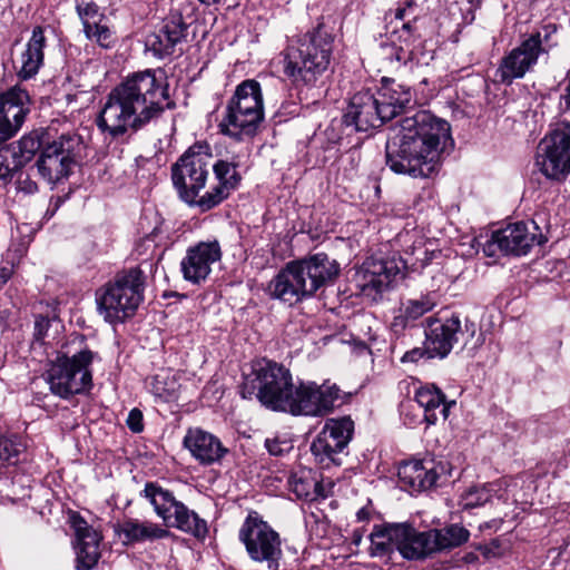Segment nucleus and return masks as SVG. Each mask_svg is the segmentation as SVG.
I'll return each instance as SVG.
<instances>
[{"label": "nucleus", "instance_id": "f257e3e1", "mask_svg": "<svg viewBox=\"0 0 570 570\" xmlns=\"http://www.w3.org/2000/svg\"><path fill=\"white\" fill-rule=\"evenodd\" d=\"M452 146L450 124L420 110L390 129L386 165L395 174L429 178L438 171L442 155Z\"/></svg>", "mask_w": 570, "mask_h": 570}, {"label": "nucleus", "instance_id": "f03ea898", "mask_svg": "<svg viewBox=\"0 0 570 570\" xmlns=\"http://www.w3.org/2000/svg\"><path fill=\"white\" fill-rule=\"evenodd\" d=\"M174 106L168 83L148 69L127 76L110 90L96 124L102 134L117 139L129 130H140Z\"/></svg>", "mask_w": 570, "mask_h": 570}, {"label": "nucleus", "instance_id": "7ed1b4c3", "mask_svg": "<svg viewBox=\"0 0 570 570\" xmlns=\"http://www.w3.org/2000/svg\"><path fill=\"white\" fill-rule=\"evenodd\" d=\"M340 272L336 259L326 253H316L287 263L268 283L267 292L273 298L292 305L333 284Z\"/></svg>", "mask_w": 570, "mask_h": 570}, {"label": "nucleus", "instance_id": "20e7f679", "mask_svg": "<svg viewBox=\"0 0 570 570\" xmlns=\"http://www.w3.org/2000/svg\"><path fill=\"white\" fill-rule=\"evenodd\" d=\"M333 42L322 24L293 38L284 51V73L297 87L315 86L330 68Z\"/></svg>", "mask_w": 570, "mask_h": 570}, {"label": "nucleus", "instance_id": "39448f33", "mask_svg": "<svg viewBox=\"0 0 570 570\" xmlns=\"http://www.w3.org/2000/svg\"><path fill=\"white\" fill-rule=\"evenodd\" d=\"M264 120V100L261 83L254 79L242 81L228 100L219 124L220 131L236 140L253 137Z\"/></svg>", "mask_w": 570, "mask_h": 570}, {"label": "nucleus", "instance_id": "423d86ee", "mask_svg": "<svg viewBox=\"0 0 570 570\" xmlns=\"http://www.w3.org/2000/svg\"><path fill=\"white\" fill-rule=\"evenodd\" d=\"M293 377L287 367L273 361H257L244 377L240 394L244 399L256 397L262 405L283 412L293 391Z\"/></svg>", "mask_w": 570, "mask_h": 570}, {"label": "nucleus", "instance_id": "0eeeda50", "mask_svg": "<svg viewBox=\"0 0 570 570\" xmlns=\"http://www.w3.org/2000/svg\"><path fill=\"white\" fill-rule=\"evenodd\" d=\"M145 276L132 267L118 273L112 282L97 292L98 312L110 324L132 316L142 302Z\"/></svg>", "mask_w": 570, "mask_h": 570}, {"label": "nucleus", "instance_id": "6e6552de", "mask_svg": "<svg viewBox=\"0 0 570 570\" xmlns=\"http://www.w3.org/2000/svg\"><path fill=\"white\" fill-rule=\"evenodd\" d=\"M213 154L206 141H197L188 147L171 165V181L178 197L190 207L202 212L203 196L199 191L206 186Z\"/></svg>", "mask_w": 570, "mask_h": 570}, {"label": "nucleus", "instance_id": "1a4fd4ad", "mask_svg": "<svg viewBox=\"0 0 570 570\" xmlns=\"http://www.w3.org/2000/svg\"><path fill=\"white\" fill-rule=\"evenodd\" d=\"M438 533L417 532L409 523L375 525L371 539V554L383 557L396 549L405 559H422L436 551Z\"/></svg>", "mask_w": 570, "mask_h": 570}, {"label": "nucleus", "instance_id": "9d476101", "mask_svg": "<svg viewBox=\"0 0 570 570\" xmlns=\"http://www.w3.org/2000/svg\"><path fill=\"white\" fill-rule=\"evenodd\" d=\"M96 354L88 348H80L72 356L59 355L46 372V381L52 394L69 399L82 394L92 385L90 365Z\"/></svg>", "mask_w": 570, "mask_h": 570}, {"label": "nucleus", "instance_id": "9b49d317", "mask_svg": "<svg viewBox=\"0 0 570 570\" xmlns=\"http://www.w3.org/2000/svg\"><path fill=\"white\" fill-rule=\"evenodd\" d=\"M250 560L265 563L267 570H278L283 557L279 533L256 512L250 511L238 530Z\"/></svg>", "mask_w": 570, "mask_h": 570}, {"label": "nucleus", "instance_id": "f8f14e48", "mask_svg": "<svg viewBox=\"0 0 570 570\" xmlns=\"http://www.w3.org/2000/svg\"><path fill=\"white\" fill-rule=\"evenodd\" d=\"M142 495L149 501L166 527L176 528L197 538H204L207 534L206 521L178 501L169 490L155 482H148L145 484Z\"/></svg>", "mask_w": 570, "mask_h": 570}, {"label": "nucleus", "instance_id": "ddd939ff", "mask_svg": "<svg viewBox=\"0 0 570 570\" xmlns=\"http://www.w3.org/2000/svg\"><path fill=\"white\" fill-rule=\"evenodd\" d=\"M345 394L336 384L313 381L294 384L283 412L292 415L324 416L344 403Z\"/></svg>", "mask_w": 570, "mask_h": 570}, {"label": "nucleus", "instance_id": "4468645a", "mask_svg": "<svg viewBox=\"0 0 570 570\" xmlns=\"http://www.w3.org/2000/svg\"><path fill=\"white\" fill-rule=\"evenodd\" d=\"M534 165L549 179L566 178L570 173L569 122H558L539 142Z\"/></svg>", "mask_w": 570, "mask_h": 570}, {"label": "nucleus", "instance_id": "2eb2a0df", "mask_svg": "<svg viewBox=\"0 0 570 570\" xmlns=\"http://www.w3.org/2000/svg\"><path fill=\"white\" fill-rule=\"evenodd\" d=\"M80 145L81 139L75 134H62L46 141L36 163L41 178L50 185L67 178L76 164Z\"/></svg>", "mask_w": 570, "mask_h": 570}, {"label": "nucleus", "instance_id": "dca6fc26", "mask_svg": "<svg viewBox=\"0 0 570 570\" xmlns=\"http://www.w3.org/2000/svg\"><path fill=\"white\" fill-rule=\"evenodd\" d=\"M542 243V235L538 237L530 230L527 223L518 222L494 232L483 246V253L489 257L498 254L521 256L528 254L534 244Z\"/></svg>", "mask_w": 570, "mask_h": 570}, {"label": "nucleus", "instance_id": "f3484780", "mask_svg": "<svg viewBox=\"0 0 570 570\" xmlns=\"http://www.w3.org/2000/svg\"><path fill=\"white\" fill-rule=\"evenodd\" d=\"M409 261L401 257H370L356 273L357 286L362 292L382 293L387 289L392 282L403 276Z\"/></svg>", "mask_w": 570, "mask_h": 570}, {"label": "nucleus", "instance_id": "a211bd4d", "mask_svg": "<svg viewBox=\"0 0 570 570\" xmlns=\"http://www.w3.org/2000/svg\"><path fill=\"white\" fill-rule=\"evenodd\" d=\"M247 157L248 151H240L230 155L227 159L212 164L210 169H213L218 184L203 195L202 213L218 206L228 197L230 190L237 187L242 179L238 168L245 164Z\"/></svg>", "mask_w": 570, "mask_h": 570}, {"label": "nucleus", "instance_id": "6ab92c4d", "mask_svg": "<svg viewBox=\"0 0 570 570\" xmlns=\"http://www.w3.org/2000/svg\"><path fill=\"white\" fill-rule=\"evenodd\" d=\"M425 322V344L430 358H444L464 336L458 315L446 318L428 317Z\"/></svg>", "mask_w": 570, "mask_h": 570}, {"label": "nucleus", "instance_id": "aec40b11", "mask_svg": "<svg viewBox=\"0 0 570 570\" xmlns=\"http://www.w3.org/2000/svg\"><path fill=\"white\" fill-rule=\"evenodd\" d=\"M222 257L217 240L199 242L189 247L180 262V271L185 281L198 285L207 279L212 265Z\"/></svg>", "mask_w": 570, "mask_h": 570}, {"label": "nucleus", "instance_id": "412c9836", "mask_svg": "<svg viewBox=\"0 0 570 570\" xmlns=\"http://www.w3.org/2000/svg\"><path fill=\"white\" fill-rule=\"evenodd\" d=\"M343 121L346 126H353L356 131H367L381 127L387 119L381 112L375 94L364 90L350 99Z\"/></svg>", "mask_w": 570, "mask_h": 570}, {"label": "nucleus", "instance_id": "4be33fe9", "mask_svg": "<svg viewBox=\"0 0 570 570\" xmlns=\"http://www.w3.org/2000/svg\"><path fill=\"white\" fill-rule=\"evenodd\" d=\"M188 24L181 13L173 12L163 20L158 31L148 36L146 46L157 58L171 56L176 47L186 40Z\"/></svg>", "mask_w": 570, "mask_h": 570}, {"label": "nucleus", "instance_id": "5701e85b", "mask_svg": "<svg viewBox=\"0 0 570 570\" xmlns=\"http://www.w3.org/2000/svg\"><path fill=\"white\" fill-rule=\"evenodd\" d=\"M29 96L26 90L12 88L0 96V144L20 129L27 114Z\"/></svg>", "mask_w": 570, "mask_h": 570}, {"label": "nucleus", "instance_id": "b1692460", "mask_svg": "<svg viewBox=\"0 0 570 570\" xmlns=\"http://www.w3.org/2000/svg\"><path fill=\"white\" fill-rule=\"evenodd\" d=\"M76 10L88 40L96 42L99 47L105 49L111 48L115 45V32L111 30L105 13L100 11L95 2H78Z\"/></svg>", "mask_w": 570, "mask_h": 570}, {"label": "nucleus", "instance_id": "393cba45", "mask_svg": "<svg viewBox=\"0 0 570 570\" xmlns=\"http://www.w3.org/2000/svg\"><path fill=\"white\" fill-rule=\"evenodd\" d=\"M539 57L522 40L519 46L503 56L495 70V78L500 83L511 85L515 79L523 78L538 63Z\"/></svg>", "mask_w": 570, "mask_h": 570}, {"label": "nucleus", "instance_id": "a878e982", "mask_svg": "<svg viewBox=\"0 0 570 570\" xmlns=\"http://www.w3.org/2000/svg\"><path fill=\"white\" fill-rule=\"evenodd\" d=\"M184 446L195 460L205 465L218 462L227 453V449L217 436L198 428L187 431Z\"/></svg>", "mask_w": 570, "mask_h": 570}, {"label": "nucleus", "instance_id": "bb28decb", "mask_svg": "<svg viewBox=\"0 0 570 570\" xmlns=\"http://www.w3.org/2000/svg\"><path fill=\"white\" fill-rule=\"evenodd\" d=\"M72 527L76 532L77 568L79 570H90L100 558L99 542L101 537L80 517L73 518Z\"/></svg>", "mask_w": 570, "mask_h": 570}, {"label": "nucleus", "instance_id": "cd10ccee", "mask_svg": "<svg viewBox=\"0 0 570 570\" xmlns=\"http://www.w3.org/2000/svg\"><path fill=\"white\" fill-rule=\"evenodd\" d=\"M436 305V295L433 293L402 302L391 322V331L396 335L402 334L406 328L415 326L416 322Z\"/></svg>", "mask_w": 570, "mask_h": 570}, {"label": "nucleus", "instance_id": "c85d7f7f", "mask_svg": "<svg viewBox=\"0 0 570 570\" xmlns=\"http://www.w3.org/2000/svg\"><path fill=\"white\" fill-rule=\"evenodd\" d=\"M374 94L387 121L414 104L411 88L394 80H384Z\"/></svg>", "mask_w": 570, "mask_h": 570}, {"label": "nucleus", "instance_id": "c756f323", "mask_svg": "<svg viewBox=\"0 0 570 570\" xmlns=\"http://www.w3.org/2000/svg\"><path fill=\"white\" fill-rule=\"evenodd\" d=\"M432 465V463H429ZM397 478L400 487L411 492H421L432 488L438 479L433 466H428L419 460L403 462L399 465Z\"/></svg>", "mask_w": 570, "mask_h": 570}, {"label": "nucleus", "instance_id": "7c9ffc66", "mask_svg": "<svg viewBox=\"0 0 570 570\" xmlns=\"http://www.w3.org/2000/svg\"><path fill=\"white\" fill-rule=\"evenodd\" d=\"M415 401L424 410V420L430 425L435 424L440 415L446 420L450 407L455 404L454 401L446 402L445 395L434 385L420 387L415 392Z\"/></svg>", "mask_w": 570, "mask_h": 570}, {"label": "nucleus", "instance_id": "2f4dec72", "mask_svg": "<svg viewBox=\"0 0 570 570\" xmlns=\"http://www.w3.org/2000/svg\"><path fill=\"white\" fill-rule=\"evenodd\" d=\"M46 46V38L43 29L36 27L32 30L31 38L27 42L24 51L20 56V70L19 76L22 79L33 77L43 62V48Z\"/></svg>", "mask_w": 570, "mask_h": 570}, {"label": "nucleus", "instance_id": "473e14b6", "mask_svg": "<svg viewBox=\"0 0 570 570\" xmlns=\"http://www.w3.org/2000/svg\"><path fill=\"white\" fill-rule=\"evenodd\" d=\"M400 41L401 45L395 47L392 53L400 66L402 65L411 70L414 66L428 65V59L419 57L416 53V49L421 47V40L413 35L411 21L403 23Z\"/></svg>", "mask_w": 570, "mask_h": 570}, {"label": "nucleus", "instance_id": "72a5a7b5", "mask_svg": "<svg viewBox=\"0 0 570 570\" xmlns=\"http://www.w3.org/2000/svg\"><path fill=\"white\" fill-rule=\"evenodd\" d=\"M120 534L128 542L154 541L166 538L170 534L168 530L150 521L138 519L125 520L120 527Z\"/></svg>", "mask_w": 570, "mask_h": 570}, {"label": "nucleus", "instance_id": "f704fd0d", "mask_svg": "<svg viewBox=\"0 0 570 570\" xmlns=\"http://www.w3.org/2000/svg\"><path fill=\"white\" fill-rule=\"evenodd\" d=\"M326 433L322 431L318 433L311 444V451L322 468L338 466L342 464L341 454L346 448Z\"/></svg>", "mask_w": 570, "mask_h": 570}, {"label": "nucleus", "instance_id": "c9c22d12", "mask_svg": "<svg viewBox=\"0 0 570 570\" xmlns=\"http://www.w3.org/2000/svg\"><path fill=\"white\" fill-rule=\"evenodd\" d=\"M558 28L554 23H547L532 32L524 41L531 47V49L540 58L541 56H548L549 52L558 46L557 38Z\"/></svg>", "mask_w": 570, "mask_h": 570}, {"label": "nucleus", "instance_id": "e433bc0d", "mask_svg": "<svg viewBox=\"0 0 570 570\" xmlns=\"http://www.w3.org/2000/svg\"><path fill=\"white\" fill-rule=\"evenodd\" d=\"M46 141L37 132H31L29 135L23 136L19 141L17 149L14 148L11 158H14L16 166H23L28 163L37 151L41 153L42 147Z\"/></svg>", "mask_w": 570, "mask_h": 570}, {"label": "nucleus", "instance_id": "4c0bfd02", "mask_svg": "<svg viewBox=\"0 0 570 570\" xmlns=\"http://www.w3.org/2000/svg\"><path fill=\"white\" fill-rule=\"evenodd\" d=\"M431 532L438 533L435 539L436 551L459 547L466 542L469 539V531L458 524H452L444 529L431 530Z\"/></svg>", "mask_w": 570, "mask_h": 570}, {"label": "nucleus", "instance_id": "58836bf2", "mask_svg": "<svg viewBox=\"0 0 570 570\" xmlns=\"http://www.w3.org/2000/svg\"><path fill=\"white\" fill-rule=\"evenodd\" d=\"M322 432H327L326 434H331L334 441H340L346 448L352 440L354 422L348 416L327 419Z\"/></svg>", "mask_w": 570, "mask_h": 570}, {"label": "nucleus", "instance_id": "ea45409f", "mask_svg": "<svg viewBox=\"0 0 570 570\" xmlns=\"http://www.w3.org/2000/svg\"><path fill=\"white\" fill-rule=\"evenodd\" d=\"M494 483L472 487L461 495L460 505L463 510H470L485 504L497 491Z\"/></svg>", "mask_w": 570, "mask_h": 570}, {"label": "nucleus", "instance_id": "a19ab883", "mask_svg": "<svg viewBox=\"0 0 570 570\" xmlns=\"http://www.w3.org/2000/svg\"><path fill=\"white\" fill-rule=\"evenodd\" d=\"M24 449V444L18 436H0V466L16 464Z\"/></svg>", "mask_w": 570, "mask_h": 570}, {"label": "nucleus", "instance_id": "79ce46f5", "mask_svg": "<svg viewBox=\"0 0 570 570\" xmlns=\"http://www.w3.org/2000/svg\"><path fill=\"white\" fill-rule=\"evenodd\" d=\"M149 391L163 401H169L175 396L176 382L165 374H156L148 381Z\"/></svg>", "mask_w": 570, "mask_h": 570}, {"label": "nucleus", "instance_id": "37998d69", "mask_svg": "<svg viewBox=\"0 0 570 570\" xmlns=\"http://www.w3.org/2000/svg\"><path fill=\"white\" fill-rule=\"evenodd\" d=\"M289 487L298 499L314 500L318 495V482L313 479L294 474L289 479Z\"/></svg>", "mask_w": 570, "mask_h": 570}, {"label": "nucleus", "instance_id": "c03bdc74", "mask_svg": "<svg viewBox=\"0 0 570 570\" xmlns=\"http://www.w3.org/2000/svg\"><path fill=\"white\" fill-rule=\"evenodd\" d=\"M16 161L14 158L9 160L4 154L0 153V181L3 184L10 181L13 177V173L20 167L16 166Z\"/></svg>", "mask_w": 570, "mask_h": 570}, {"label": "nucleus", "instance_id": "a18cd8bd", "mask_svg": "<svg viewBox=\"0 0 570 570\" xmlns=\"http://www.w3.org/2000/svg\"><path fill=\"white\" fill-rule=\"evenodd\" d=\"M416 0H405L404 6L399 7L395 11V18L399 20H404L407 17H411L413 20L416 19Z\"/></svg>", "mask_w": 570, "mask_h": 570}, {"label": "nucleus", "instance_id": "49530a36", "mask_svg": "<svg viewBox=\"0 0 570 570\" xmlns=\"http://www.w3.org/2000/svg\"><path fill=\"white\" fill-rule=\"evenodd\" d=\"M127 425L134 433H139L144 430L142 413L138 409H132L127 417Z\"/></svg>", "mask_w": 570, "mask_h": 570}, {"label": "nucleus", "instance_id": "de8ad7c7", "mask_svg": "<svg viewBox=\"0 0 570 570\" xmlns=\"http://www.w3.org/2000/svg\"><path fill=\"white\" fill-rule=\"evenodd\" d=\"M265 448L272 455H282L287 449L286 442L279 441L278 439H267L265 441Z\"/></svg>", "mask_w": 570, "mask_h": 570}, {"label": "nucleus", "instance_id": "09e8293b", "mask_svg": "<svg viewBox=\"0 0 570 570\" xmlns=\"http://www.w3.org/2000/svg\"><path fill=\"white\" fill-rule=\"evenodd\" d=\"M428 355L426 353V344L424 343V348H420V347H415L411 351H407L402 357H401V361L403 363H407V362H416L419 361L421 357H423V355Z\"/></svg>", "mask_w": 570, "mask_h": 570}, {"label": "nucleus", "instance_id": "8fccbe9b", "mask_svg": "<svg viewBox=\"0 0 570 570\" xmlns=\"http://www.w3.org/2000/svg\"><path fill=\"white\" fill-rule=\"evenodd\" d=\"M49 326V321L45 317H41L35 323V338L37 341H41L46 334V331Z\"/></svg>", "mask_w": 570, "mask_h": 570}, {"label": "nucleus", "instance_id": "3c124183", "mask_svg": "<svg viewBox=\"0 0 570 570\" xmlns=\"http://www.w3.org/2000/svg\"><path fill=\"white\" fill-rule=\"evenodd\" d=\"M415 250H420L424 257L416 258L415 262H411L412 267H414L415 269L425 267L430 261L428 250L424 249L423 247H419V248L413 247L411 254L413 255L415 253Z\"/></svg>", "mask_w": 570, "mask_h": 570}, {"label": "nucleus", "instance_id": "603ef678", "mask_svg": "<svg viewBox=\"0 0 570 570\" xmlns=\"http://www.w3.org/2000/svg\"><path fill=\"white\" fill-rule=\"evenodd\" d=\"M19 189L26 194H33L35 191L38 190V186L35 181L30 180L29 178H26L24 180L19 178Z\"/></svg>", "mask_w": 570, "mask_h": 570}, {"label": "nucleus", "instance_id": "864d4df0", "mask_svg": "<svg viewBox=\"0 0 570 570\" xmlns=\"http://www.w3.org/2000/svg\"><path fill=\"white\" fill-rule=\"evenodd\" d=\"M416 53L419 57H423L424 59H428V62L433 58L430 51L424 50V45L421 41V47L416 49Z\"/></svg>", "mask_w": 570, "mask_h": 570}, {"label": "nucleus", "instance_id": "5fc2aeb1", "mask_svg": "<svg viewBox=\"0 0 570 570\" xmlns=\"http://www.w3.org/2000/svg\"><path fill=\"white\" fill-rule=\"evenodd\" d=\"M11 272L8 268H0V286L6 284L10 278Z\"/></svg>", "mask_w": 570, "mask_h": 570}, {"label": "nucleus", "instance_id": "6e6d98bb", "mask_svg": "<svg viewBox=\"0 0 570 570\" xmlns=\"http://www.w3.org/2000/svg\"><path fill=\"white\" fill-rule=\"evenodd\" d=\"M356 517L358 521H365L370 518V512L365 508H362L357 511Z\"/></svg>", "mask_w": 570, "mask_h": 570}, {"label": "nucleus", "instance_id": "4d7b16f0", "mask_svg": "<svg viewBox=\"0 0 570 570\" xmlns=\"http://www.w3.org/2000/svg\"><path fill=\"white\" fill-rule=\"evenodd\" d=\"M200 3L205 4V6H219V4H224L226 2V0H199Z\"/></svg>", "mask_w": 570, "mask_h": 570}, {"label": "nucleus", "instance_id": "13d9d810", "mask_svg": "<svg viewBox=\"0 0 570 570\" xmlns=\"http://www.w3.org/2000/svg\"><path fill=\"white\" fill-rule=\"evenodd\" d=\"M465 331H466V332H471V336H473V335H474V324H473V323H471V324L469 325V324L466 323V324H465Z\"/></svg>", "mask_w": 570, "mask_h": 570}, {"label": "nucleus", "instance_id": "bf43d9fd", "mask_svg": "<svg viewBox=\"0 0 570 570\" xmlns=\"http://www.w3.org/2000/svg\"><path fill=\"white\" fill-rule=\"evenodd\" d=\"M361 539H362L361 534H357L356 532H354V539H353L354 543L358 544L361 542Z\"/></svg>", "mask_w": 570, "mask_h": 570}, {"label": "nucleus", "instance_id": "052dcab7", "mask_svg": "<svg viewBox=\"0 0 570 570\" xmlns=\"http://www.w3.org/2000/svg\"><path fill=\"white\" fill-rule=\"evenodd\" d=\"M530 225H531V227H532V229H533V230H537V229H538V226H537L533 222H531V224H530Z\"/></svg>", "mask_w": 570, "mask_h": 570}, {"label": "nucleus", "instance_id": "680f3d73", "mask_svg": "<svg viewBox=\"0 0 570 570\" xmlns=\"http://www.w3.org/2000/svg\"><path fill=\"white\" fill-rule=\"evenodd\" d=\"M78 338H79L80 343H82L83 337L82 336H78Z\"/></svg>", "mask_w": 570, "mask_h": 570}]
</instances>
